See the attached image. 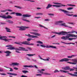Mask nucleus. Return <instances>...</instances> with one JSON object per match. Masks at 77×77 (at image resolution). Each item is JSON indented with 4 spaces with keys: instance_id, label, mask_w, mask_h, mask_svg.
Listing matches in <instances>:
<instances>
[{
    "instance_id": "1",
    "label": "nucleus",
    "mask_w": 77,
    "mask_h": 77,
    "mask_svg": "<svg viewBox=\"0 0 77 77\" xmlns=\"http://www.w3.org/2000/svg\"><path fill=\"white\" fill-rule=\"evenodd\" d=\"M6 47H9L7 48L8 50H18V51H29L28 50L26 49V48H24L19 47V48H15L14 47H12V45H6L5 46Z\"/></svg>"
},
{
    "instance_id": "2",
    "label": "nucleus",
    "mask_w": 77,
    "mask_h": 77,
    "mask_svg": "<svg viewBox=\"0 0 77 77\" xmlns=\"http://www.w3.org/2000/svg\"><path fill=\"white\" fill-rule=\"evenodd\" d=\"M67 36H63L62 37H61V39H64V40H67L68 39V38H69V37H74L77 38V35H75L74 34H67Z\"/></svg>"
},
{
    "instance_id": "3",
    "label": "nucleus",
    "mask_w": 77,
    "mask_h": 77,
    "mask_svg": "<svg viewBox=\"0 0 77 77\" xmlns=\"http://www.w3.org/2000/svg\"><path fill=\"white\" fill-rule=\"evenodd\" d=\"M69 60H70V59L65 58L60 60L59 62H67V63H69V64H72V65H77V63H72L68 62Z\"/></svg>"
},
{
    "instance_id": "4",
    "label": "nucleus",
    "mask_w": 77,
    "mask_h": 77,
    "mask_svg": "<svg viewBox=\"0 0 77 77\" xmlns=\"http://www.w3.org/2000/svg\"><path fill=\"white\" fill-rule=\"evenodd\" d=\"M7 38V37L6 36H1L0 37V39L4 41L5 42H10V40H12V39H9Z\"/></svg>"
},
{
    "instance_id": "5",
    "label": "nucleus",
    "mask_w": 77,
    "mask_h": 77,
    "mask_svg": "<svg viewBox=\"0 0 77 77\" xmlns=\"http://www.w3.org/2000/svg\"><path fill=\"white\" fill-rule=\"evenodd\" d=\"M61 72L64 73H68V72H69V71H65L63 70H60L59 71L57 69L55 70L54 71V73H56V72Z\"/></svg>"
},
{
    "instance_id": "6",
    "label": "nucleus",
    "mask_w": 77,
    "mask_h": 77,
    "mask_svg": "<svg viewBox=\"0 0 77 77\" xmlns=\"http://www.w3.org/2000/svg\"><path fill=\"white\" fill-rule=\"evenodd\" d=\"M41 47H44V48H56V47L54 46L53 45H47L46 46H45L43 45H41Z\"/></svg>"
},
{
    "instance_id": "7",
    "label": "nucleus",
    "mask_w": 77,
    "mask_h": 77,
    "mask_svg": "<svg viewBox=\"0 0 77 77\" xmlns=\"http://www.w3.org/2000/svg\"><path fill=\"white\" fill-rule=\"evenodd\" d=\"M60 11H62V12H63L64 13H65L66 14L68 15V16H72L73 15V14H68L69 13V11H66V10L62 9H60Z\"/></svg>"
},
{
    "instance_id": "8",
    "label": "nucleus",
    "mask_w": 77,
    "mask_h": 77,
    "mask_svg": "<svg viewBox=\"0 0 77 77\" xmlns=\"http://www.w3.org/2000/svg\"><path fill=\"white\" fill-rule=\"evenodd\" d=\"M19 28H20L19 29V30H20L21 31H23V30H25L26 29H29L30 28V27L21 26L20 27H19Z\"/></svg>"
},
{
    "instance_id": "9",
    "label": "nucleus",
    "mask_w": 77,
    "mask_h": 77,
    "mask_svg": "<svg viewBox=\"0 0 77 77\" xmlns=\"http://www.w3.org/2000/svg\"><path fill=\"white\" fill-rule=\"evenodd\" d=\"M23 67L25 68H27L28 67V68H34L35 67V68H38V67L36 66V65H34V66L31 65H24L23 66Z\"/></svg>"
},
{
    "instance_id": "10",
    "label": "nucleus",
    "mask_w": 77,
    "mask_h": 77,
    "mask_svg": "<svg viewBox=\"0 0 77 77\" xmlns=\"http://www.w3.org/2000/svg\"><path fill=\"white\" fill-rule=\"evenodd\" d=\"M27 42H28L29 43L30 42H27V41H25L23 42V43H22V44H24V45H34V44L33 43H28Z\"/></svg>"
},
{
    "instance_id": "11",
    "label": "nucleus",
    "mask_w": 77,
    "mask_h": 77,
    "mask_svg": "<svg viewBox=\"0 0 77 77\" xmlns=\"http://www.w3.org/2000/svg\"><path fill=\"white\" fill-rule=\"evenodd\" d=\"M25 36H29V38H38V36H37L31 35L30 34H29L28 35L25 34Z\"/></svg>"
},
{
    "instance_id": "12",
    "label": "nucleus",
    "mask_w": 77,
    "mask_h": 77,
    "mask_svg": "<svg viewBox=\"0 0 77 77\" xmlns=\"http://www.w3.org/2000/svg\"><path fill=\"white\" fill-rule=\"evenodd\" d=\"M20 65V63L17 62H15L10 64L9 65L11 66H18V65Z\"/></svg>"
},
{
    "instance_id": "13",
    "label": "nucleus",
    "mask_w": 77,
    "mask_h": 77,
    "mask_svg": "<svg viewBox=\"0 0 77 77\" xmlns=\"http://www.w3.org/2000/svg\"><path fill=\"white\" fill-rule=\"evenodd\" d=\"M2 18H4L5 19H11L12 18V17L11 16V15H8L7 17H6L5 16H2Z\"/></svg>"
},
{
    "instance_id": "14",
    "label": "nucleus",
    "mask_w": 77,
    "mask_h": 77,
    "mask_svg": "<svg viewBox=\"0 0 77 77\" xmlns=\"http://www.w3.org/2000/svg\"><path fill=\"white\" fill-rule=\"evenodd\" d=\"M4 53L7 54L6 55V56H9L10 55V54L12 53V52H11L10 51H5Z\"/></svg>"
},
{
    "instance_id": "15",
    "label": "nucleus",
    "mask_w": 77,
    "mask_h": 77,
    "mask_svg": "<svg viewBox=\"0 0 77 77\" xmlns=\"http://www.w3.org/2000/svg\"><path fill=\"white\" fill-rule=\"evenodd\" d=\"M62 69L64 71H68L69 69H70V67L69 66H66L64 67H62Z\"/></svg>"
},
{
    "instance_id": "16",
    "label": "nucleus",
    "mask_w": 77,
    "mask_h": 77,
    "mask_svg": "<svg viewBox=\"0 0 77 77\" xmlns=\"http://www.w3.org/2000/svg\"><path fill=\"white\" fill-rule=\"evenodd\" d=\"M66 33L65 32L62 31L59 32H55V34H57V35H65Z\"/></svg>"
},
{
    "instance_id": "17",
    "label": "nucleus",
    "mask_w": 77,
    "mask_h": 77,
    "mask_svg": "<svg viewBox=\"0 0 77 77\" xmlns=\"http://www.w3.org/2000/svg\"><path fill=\"white\" fill-rule=\"evenodd\" d=\"M15 14L16 15V16H22V14L20 13H15V12H13L11 13V14Z\"/></svg>"
},
{
    "instance_id": "18",
    "label": "nucleus",
    "mask_w": 77,
    "mask_h": 77,
    "mask_svg": "<svg viewBox=\"0 0 77 77\" xmlns=\"http://www.w3.org/2000/svg\"><path fill=\"white\" fill-rule=\"evenodd\" d=\"M68 74H69L71 76H73L74 77H77V72H74V74H72L71 73H68Z\"/></svg>"
},
{
    "instance_id": "19",
    "label": "nucleus",
    "mask_w": 77,
    "mask_h": 77,
    "mask_svg": "<svg viewBox=\"0 0 77 77\" xmlns=\"http://www.w3.org/2000/svg\"><path fill=\"white\" fill-rule=\"evenodd\" d=\"M60 26H64V27H68V28H70V29H72V27L69 26H68L65 25V23H61L60 25Z\"/></svg>"
},
{
    "instance_id": "20",
    "label": "nucleus",
    "mask_w": 77,
    "mask_h": 77,
    "mask_svg": "<svg viewBox=\"0 0 77 77\" xmlns=\"http://www.w3.org/2000/svg\"><path fill=\"white\" fill-rule=\"evenodd\" d=\"M30 33L32 34V35H35L36 36H41V34L38 33L37 32H31Z\"/></svg>"
},
{
    "instance_id": "21",
    "label": "nucleus",
    "mask_w": 77,
    "mask_h": 77,
    "mask_svg": "<svg viewBox=\"0 0 77 77\" xmlns=\"http://www.w3.org/2000/svg\"><path fill=\"white\" fill-rule=\"evenodd\" d=\"M63 23V22L62 21H56L54 23V24L56 25H58L59 24V23Z\"/></svg>"
},
{
    "instance_id": "22",
    "label": "nucleus",
    "mask_w": 77,
    "mask_h": 77,
    "mask_svg": "<svg viewBox=\"0 0 77 77\" xmlns=\"http://www.w3.org/2000/svg\"><path fill=\"white\" fill-rule=\"evenodd\" d=\"M32 16L31 15L27 14H23V17H31Z\"/></svg>"
},
{
    "instance_id": "23",
    "label": "nucleus",
    "mask_w": 77,
    "mask_h": 77,
    "mask_svg": "<svg viewBox=\"0 0 77 77\" xmlns=\"http://www.w3.org/2000/svg\"><path fill=\"white\" fill-rule=\"evenodd\" d=\"M5 29L6 30V31L7 32H11V29L9 28H8V27H6Z\"/></svg>"
},
{
    "instance_id": "24",
    "label": "nucleus",
    "mask_w": 77,
    "mask_h": 77,
    "mask_svg": "<svg viewBox=\"0 0 77 77\" xmlns=\"http://www.w3.org/2000/svg\"><path fill=\"white\" fill-rule=\"evenodd\" d=\"M7 11L10 12H13V11L11 10H6L1 11V12H6Z\"/></svg>"
},
{
    "instance_id": "25",
    "label": "nucleus",
    "mask_w": 77,
    "mask_h": 77,
    "mask_svg": "<svg viewBox=\"0 0 77 77\" xmlns=\"http://www.w3.org/2000/svg\"><path fill=\"white\" fill-rule=\"evenodd\" d=\"M76 32L74 31H72L71 32H65V34H67L68 33H73L75 32V33Z\"/></svg>"
},
{
    "instance_id": "26",
    "label": "nucleus",
    "mask_w": 77,
    "mask_h": 77,
    "mask_svg": "<svg viewBox=\"0 0 77 77\" xmlns=\"http://www.w3.org/2000/svg\"><path fill=\"white\" fill-rule=\"evenodd\" d=\"M52 6V5L50 4H48V6L47 7H46V9H48V8H51Z\"/></svg>"
},
{
    "instance_id": "27",
    "label": "nucleus",
    "mask_w": 77,
    "mask_h": 77,
    "mask_svg": "<svg viewBox=\"0 0 77 77\" xmlns=\"http://www.w3.org/2000/svg\"><path fill=\"white\" fill-rule=\"evenodd\" d=\"M8 74H9L10 75H15L17 76V74L15 73H7Z\"/></svg>"
},
{
    "instance_id": "28",
    "label": "nucleus",
    "mask_w": 77,
    "mask_h": 77,
    "mask_svg": "<svg viewBox=\"0 0 77 77\" xmlns=\"http://www.w3.org/2000/svg\"><path fill=\"white\" fill-rule=\"evenodd\" d=\"M64 44H67V45L68 44H72L73 45H75V43H65L64 42L63 43Z\"/></svg>"
},
{
    "instance_id": "29",
    "label": "nucleus",
    "mask_w": 77,
    "mask_h": 77,
    "mask_svg": "<svg viewBox=\"0 0 77 77\" xmlns=\"http://www.w3.org/2000/svg\"><path fill=\"white\" fill-rule=\"evenodd\" d=\"M23 42H15L14 43V44H18V45H21V44H23L22 43H23Z\"/></svg>"
},
{
    "instance_id": "30",
    "label": "nucleus",
    "mask_w": 77,
    "mask_h": 77,
    "mask_svg": "<svg viewBox=\"0 0 77 77\" xmlns=\"http://www.w3.org/2000/svg\"><path fill=\"white\" fill-rule=\"evenodd\" d=\"M26 55L27 56H28L29 57H30L31 56H33L36 55V54H27Z\"/></svg>"
},
{
    "instance_id": "31",
    "label": "nucleus",
    "mask_w": 77,
    "mask_h": 77,
    "mask_svg": "<svg viewBox=\"0 0 77 77\" xmlns=\"http://www.w3.org/2000/svg\"><path fill=\"white\" fill-rule=\"evenodd\" d=\"M60 4H59V5H59V8H60V7H62V6H63L64 7L66 6V5H63V4H62L61 3H60Z\"/></svg>"
},
{
    "instance_id": "32",
    "label": "nucleus",
    "mask_w": 77,
    "mask_h": 77,
    "mask_svg": "<svg viewBox=\"0 0 77 77\" xmlns=\"http://www.w3.org/2000/svg\"><path fill=\"white\" fill-rule=\"evenodd\" d=\"M23 73L24 74H26L27 72H29V71L26 70H23L22 71Z\"/></svg>"
},
{
    "instance_id": "33",
    "label": "nucleus",
    "mask_w": 77,
    "mask_h": 77,
    "mask_svg": "<svg viewBox=\"0 0 77 77\" xmlns=\"http://www.w3.org/2000/svg\"><path fill=\"white\" fill-rule=\"evenodd\" d=\"M14 7L15 8H17L18 9H23V8L21 7H19V6H14Z\"/></svg>"
},
{
    "instance_id": "34",
    "label": "nucleus",
    "mask_w": 77,
    "mask_h": 77,
    "mask_svg": "<svg viewBox=\"0 0 77 77\" xmlns=\"http://www.w3.org/2000/svg\"><path fill=\"white\" fill-rule=\"evenodd\" d=\"M31 40H35V39H32V38H28L27 39V41H30Z\"/></svg>"
},
{
    "instance_id": "35",
    "label": "nucleus",
    "mask_w": 77,
    "mask_h": 77,
    "mask_svg": "<svg viewBox=\"0 0 77 77\" xmlns=\"http://www.w3.org/2000/svg\"><path fill=\"white\" fill-rule=\"evenodd\" d=\"M75 56L74 55H72L71 56H68L67 57L68 58H72V57H74Z\"/></svg>"
},
{
    "instance_id": "36",
    "label": "nucleus",
    "mask_w": 77,
    "mask_h": 77,
    "mask_svg": "<svg viewBox=\"0 0 77 77\" xmlns=\"http://www.w3.org/2000/svg\"><path fill=\"white\" fill-rule=\"evenodd\" d=\"M37 43H38V44H43V42H42L41 41H38L37 42Z\"/></svg>"
},
{
    "instance_id": "37",
    "label": "nucleus",
    "mask_w": 77,
    "mask_h": 77,
    "mask_svg": "<svg viewBox=\"0 0 77 77\" xmlns=\"http://www.w3.org/2000/svg\"><path fill=\"white\" fill-rule=\"evenodd\" d=\"M6 68H9V69H10L9 71H11V72H12L13 71V70L11 68H8L7 67H6Z\"/></svg>"
},
{
    "instance_id": "38",
    "label": "nucleus",
    "mask_w": 77,
    "mask_h": 77,
    "mask_svg": "<svg viewBox=\"0 0 77 77\" xmlns=\"http://www.w3.org/2000/svg\"><path fill=\"white\" fill-rule=\"evenodd\" d=\"M52 6H53L54 7H56V8H59V5H52Z\"/></svg>"
},
{
    "instance_id": "39",
    "label": "nucleus",
    "mask_w": 77,
    "mask_h": 77,
    "mask_svg": "<svg viewBox=\"0 0 77 77\" xmlns=\"http://www.w3.org/2000/svg\"><path fill=\"white\" fill-rule=\"evenodd\" d=\"M73 9V8L70 7V8H67V10H72V9Z\"/></svg>"
},
{
    "instance_id": "40",
    "label": "nucleus",
    "mask_w": 77,
    "mask_h": 77,
    "mask_svg": "<svg viewBox=\"0 0 77 77\" xmlns=\"http://www.w3.org/2000/svg\"><path fill=\"white\" fill-rule=\"evenodd\" d=\"M53 3L55 4V5H61L60 3L58 2H53Z\"/></svg>"
},
{
    "instance_id": "41",
    "label": "nucleus",
    "mask_w": 77,
    "mask_h": 77,
    "mask_svg": "<svg viewBox=\"0 0 77 77\" xmlns=\"http://www.w3.org/2000/svg\"><path fill=\"white\" fill-rule=\"evenodd\" d=\"M9 23L10 24H13V23H14V22L10 20Z\"/></svg>"
},
{
    "instance_id": "42",
    "label": "nucleus",
    "mask_w": 77,
    "mask_h": 77,
    "mask_svg": "<svg viewBox=\"0 0 77 77\" xmlns=\"http://www.w3.org/2000/svg\"><path fill=\"white\" fill-rule=\"evenodd\" d=\"M73 61L74 62H76L77 63V59H74L73 60Z\"/></svg>"
},
{
    "instance_id": "43",
    "label": "nucleus",
    "mask_w": 77,
    "mask_h": 77,
    "mask_svg": "<svg viewBox=\"0 0 77 77\" xmlns=\"http://www.w3.org/2000/svg\"><path fill=\"white\" fill-rule=\"evenodd\" d=\"M48 15H51V16H54V14H48Z\"/></svg>"
},
{
    "instance_id": "44",
    "label": "nucleus",
    "mask_w": 77,
    "mask_h": 77,
    "mask_svg": "<svg viewBox=\"0 0 77 77\" xmlns=\"http://www.w3.org/2000/svg\"><path fill=\"white\" fill-rule=\"evenodd\" d=\"M44 74H45V75H51V74L47 73H44Z\"/></svg>"
},
{
    "instance_id": "45",
    "label": "nucleus",
    "mask_w": 77,
    "mask_h": 77,
    "mask_svg": "<svg viewBox=\"0 0 77 77\" xmlns=\"http://www.w3.org/2000/svg\"><path fill=\"white\" fill-rule=\"evenodd\" d=\"M27 48H28V50H29L30 51H31V50H32V48H30L29 47H28Z\"/></svg>"
},
{
    "instance_id": "46",
    "label": "nucleus",
    "mask_w": 77,
    "mask_h": 77,
    "mask_svg": "<svg viewBox=\"0 0 77 77\" xmlns=\"http://www.w3.org/2000/svg\"><path fill=\"white\" fill-rule=\"evenodd\" d=\"M36 75L37 76H41L42 75L41 74H37Z\"/></svg>"
},
{
    "instance_id": "47",
    "label": "nucleus",
    "mask_w": 77,
    "mask_h": 77,
    "mask_svg": "<svg viewBox=\"0 0 77 77\" xmlns=\"http://www.w3.org/2000/svg\"><path fill=\"white\" fill-rule=\"evenodd\" d=\"M23 21H26L27 22H28L29 23H30V21H29L27 20H26V19H23Z\"/></svg>"
},
{
    "instance_id": "48",
    "label": "nucleus",
    "mask_w": 77,
    "mask_h": 77,
    "mask_svg": "<svg viewBox=\"0 0 77 77\" xmlns=\"http://www.w3.org/2000/svg\"><path fill=\"white\" fill-rule=\"evenodd\" d=\"M45 21H50V20L49 19H47L45 20Z\"/></svg>"
},
{
    "instance_id": "49",
    "label": "nucleus",
    "mask_w": 77,
    "mask_h": 77,
    "mask_svg": "<svg viewBox=\"0 0 77 77\" xmlns=\"http://www.w3.org/2000/svg\"><path fill=\"white\" fill-rule=\"evenodd\" d=\"M70 71H74V69H71L70 70Z\"/></svg>"
},
{
    "instance_id": "50",
    "label": "nucleus",
    "mask_w": 77,
    "mask_h": 77,
    "mask_svg": "<svg viewBox=\"0 0 77 77\" xmlns=\"http://www.w3.org/2000/svg\"><path fill=\"white\" fill-rule=\"evenodd\" d=\"M47 59H46V61H49V59H50V58L48 57L47 58Z\"/></svg>"
},
{
    "instance_id": "51",
    "label": "nucleus",
    "mask_w": 77,
    "mask_h": 77,
    "mask_svg": "<svg viewBox=\"0 0 77 77\" xmlns=\"http://www.w3.org/2000/svg\"><path fill=\"white\" fill-rule=\"evenodd\" d=\"M68 39L69 41H72V40H73V38H68Z\"/></svg>"
},
{
    "instance_id": "52",
    "label": "nucleus",
    "mask_w": 77,
    "mask_h": 77,
    "mask_svg": "<svg viewBox=\"0 0 77 77\" xmlns=\"http://www.w3.org/2000/svg\"><path fill=\"white\" fill-rule=\"evenodd\" d=\"M0 74H1V75H6V74L5 73H0Z\"/></svg>"
},
{
    "instance_id": "53",
    "label": "nucleus",
    "mask_w": 77,
    "mask_h": 77,
    "mask_svg": "<svg viewBox=\"0 0 77 77\" xmlns=\"http://www.w3.org/2000/svg\"><path fill=\"white\" fill-rule=\"evenodd\" d=\"M16 51H15V52H16V53H21V52H19V51H18L17 50H16Z\"/></svg>"
},
{
    "instance_id": "54",
    "label": "nucleus",
    "mask_w": 77,
    "mask_h": 77,
    "mask_svg": "<svg viewBox=\"0 0 77 77\" xmlns=\"http://www.w3.org/2000/svg\"><path fill=\"white\" fill-rule=\"evenodd\" d=\"M9 3L10 4H12V5H13V4H14V3H13V2H12V1H10Z\"/></svg>"
},
{
    "instance_id": "55",
    "label": "nucleus",
    "mask_w": 77,
    "mask_h": 77,
    "mask_svg": "<svg viewBox=\"0 0 77 77\" xmlns=\"http://www.w3.org/2000/svg\"><path fill=\"white\" fill-rule=\"evenodd\" d=\"M14 69H16V70H18V68H17V67H14Z\"/></svg>"
},
{
    "instance_id": "56",
    "label": "nucleus",
    "mask_w": 77,
    "mask_h": 77,
    "mask_svg": "<svg viewBox=\"0 0 77 77\" xmlns=\"http://www.w3.org/2000/svg\"><path fill=\"white\" fill-rule=\"evenodd\" d=\"M38 57H39L40 58V59H41L42 60V59H42V57H41V56H40V55H38Z\"/></svg>"
},
{
    "instance_id": "57",
    "label": "nucleus",
    "mask_w": 77,
    "mask_h": 77,
    "mask_svg": "<svg viewBox=\"0 0 77 77\" xmlns=\"http://www.w3.org/2000/svg\"><path fill=\"white\" fill-rule=\"evenodd\" d=\"M10 21V20H6V22H7V23H9V21Z\"/></svg>"
},
{
    "instance_id": "58",
    "label": "nucleus",
    "mask_w": 77,
    "mask_h": 77,
    "mask_svg": "<svg viewBox=\"0 0 77 77\" xmlns=\"http://www.w3.org/2000/svg\"><path fill=\"white\" fill-rule=\"evenodd\" d=\"M73 17H77V15L75 14L73 16Z\"/></svg>"
},
{
    "instance_id": "59",
    "label": "nucleus",
    "mask_w": 77,
    "mask_h": 77,
    "mask_svg": "<svg viewBox=\"0 0 77 77\" xmlns=\"http://www.w3.org/2000/svg\"><path fill=\"white\" fill-rule=\"evenodd\" d=\"M38 73H40L41 72V70H38Z\"/></svg>"
},
{
    "instance_id": "60",
    "label": "nucleus",
    "mask_w": 77,
    "mask_h": 77,
    "mask_svg": "<svg viewBox=\"0 0 77 77\" xmlns=\"http://www.w3.org/2000/svg\"><path fill=\"white\" fill-rule=\"evenodd\" d=\"M35 18H41V17H35Z\"/></svg>"
},
{
    "instance_id": "61",
    "label": "nucleus",
    "mask_w": 77,
    "mask_h": 77,
    "mask_svg": "<svg viewBox=\"0 0 77 77\" xmlns=\"http://www.w3.org/2000/svg\"><path fill=\"white\" fill-rule=\"evenodd\" d=\"M33 31L34 32H38V30H36V29L33 30Z\"/></svg>"
},
{
    "instance_id": "62",
    "label": "nucleus",
    "mask_w": 77,
    "mask_h": 77,
    "mask_svg": "<svg viewBox=\"0 0 77 77\" xmlns=\"http://www.w3.org/2000/svg\"><path fill=\"white\" fill-rule=\"evenodd\" d=\"M32 61H34V62H36V60L34 59H32Z\"/></svg>"
},
{
    "instance_id": "63",
    "label": "nucleus",
    "mask_w": 77,
    "mask_h": 77,
    "mask_svg": "<svg viewBox=\"0 0 77 77\" xmlns=\"http://www.w3.org/2000/svg\"><path fill=\"white\" fill-rule=\"evenodd\" d=\"M38 25H39V26H40V27H45V26H42L41 25L39 24Z\"/></svg>"
},
{
    "instance_id": "64",
    "label": "nucleus",
    "mask_w": 77,
    "mask_h": 77,
    "mask_svg": "<svg viewBox=\"0 0 77 77\" xmlns=\"http://www.w3.org/2000/svg\"><path fill=\"white\" fill-rule=\"evenodd\" d=\"M0 24H1L3 25V24H6V23H1Z\"/></svg>"
}]
</instances>
